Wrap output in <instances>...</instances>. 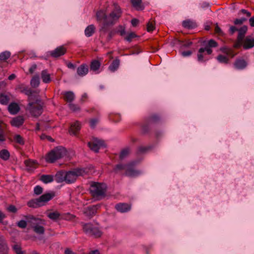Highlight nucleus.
<instances>
[{"instance_id": "obj_1", "label": "nucleus", "mask_w": 254, "mask_h": 254, "mask_svg": "<svg viewBox=\"0 0 254 254\" xmlns=\"http://www.w3.org/2000/svg\"><path fill=\"white\" fill-rule=\"evenodd\" d=\"M123 11L121 7L115 3L112 5L111 10L108 14H107L104 10H98L96 14V19L98 21H103L100 32L106 33L108 31V27L117 23L121 17Z\"/></svg>"}, {"instance_id": "obj_2", "label": "nucleus", "mask_w": 254, "mask_h": 254, "mask_svg": "<svg viewBox=\"0 0 254 254\" xmlns=\"http://www.w3.org/2000/svg\"><path fill=\"white\" fill-rule=\"evenodd\" d=\"M107 186L104 183L93 182L90 184V192L96 199H100L106 195Z\"/></svg>"}, {"instance_id": "obj_3", "label": "nucleus", "mask_w": 254, "mask_h": 254, "mask_svg": "<svg viewBox=\"0 0 254 254\" xmlns=\"http://www.w3.org/2000/svg\"><path fill=\"white\" fill-rule=\"evenodd\" d=\"M27 110H28L32 116L38 117L43 112V103L39 98V95L33 98L32 101H28Z\"/></svg>"}, {"instance_id": "obj_4", "label": "nucleus", "mask_w": 254, "mask_h": 254, "mask_svg": "<svg viewBox=\"0 0 254 254\" xmlns=\"http://www.w3.org/2000/svg\"><path fill=\"white\" fill-rule=\"evenodd\" d=\"M24 217L33 228L34 232L38 234L44 233L45 228L43 225L45 224V221L44 219L35 217L32 215H26Z\"/></svg>"}, {"instance_id": "obj_5", "label": "nucleus", "mask_w": 254, "mask_h": 254, "mask_svg": "<svg viewBox=\"0 0 254 254\" xmlns=\"http://www.w3.org/2000/svg\"><path fill=\"white\" fill-rule=\"evenodd\" d=\"M87 173L86 169L83 168H76L65 173L64 181L67 184L74 183L77 177L84 175Z\"/></svg>"}, {"instance_id": "obj_6", "label": "nucleus", "mask_w": 254, "mask_h": 254, "mask_svg": "<svg viewBox=\"0 0 254 254\" xmlns=\"http://www.w3.org/2000/svg\"><path fill=\"white\" fill-rule=\"evenodd\" d=\"M65 154V149L62 146H58L47 154L46 160L48 162L53 163L57 160L63 157Z\"/></svg>"}, {"instance_id": "obj_7", "label": "nucleus", "mask_w": 254, "mask_h": 254, "mask_svg": "<svg viewBox=\"0 0 254 254\" xmlns=\"http://www.w3.org/2000/svg\"><path fill=\"white\" fill-rule=\"evenodd\" d=\"M83 232L88 236L94 238H99L102 235V232L97 226L91 223H81Z\"/></svg>"}, {"instance_id": "obj_8", "label": "nucleus", "mask_w": 254, "mask_h": 254, "mask_svg": "<svg viewBox=\"0 0 254 254\" xmlns=\"http://www.w3.org/2000/svg\"><path fill=\"white\" fill-rule=\"evenodd\" d=\"M16 89L18 90L21 93H24L28 96V100L32 101L33 98L39 95V92L36 90H33L29 88L24 84H20L16 87Z\"/></svg>"}, {"instance_id": "obj_9", "label": "nucleus", "mask_w": 254, "mask_h": 254, "mask_svg": "<svg viewBox=\"0 0 254 254\" xmlns=\"http://www.w3.org/2000/svg\"><path fill=\"white\" fill-rule=\"evenodd\" d=\"M122 170H125L126 175L129 176H135L139 174L137 171L134 170L133 167L129 164L123 165L122 164H119L114 168V171L116 173Z\"/></svg>"}, {"instance_id": "obj_10", "label": "nucleus", "mask_w": 254, "mask_h": 254, "mask_svg": "<svg viewBox=\"0 0 254 254\" xmlns=\"http://www.w3.org/2000/svg\"><path fill=\"white\" fill-rule=\"evenodd\" d=\"M160 120V117L157 115H153L145 120L141 127L142 131L146 133L149 130V126L157 123Z\"/></svg>"}, {"instance_id": "obj_11", "label": "nucleus", "mask_w": 254, "mask_h": 254, "mask_svg": "<svg viewBox=\"0 0 254 254\" xmlns=\"http://www.w3.org/2000/svg\"><path fill=\"white\" fill-rule=\"evenodd\" d=\"M212 50L211 49L201 48L198 50L197 53V60L200 62H204L208 60L205 57L206 55H211Z\"/></svg>"}, {"instance_id": "obj_12", "label": "nucleus", "mask_w": 254, "mask_h": 254, "mask_svg": "<svg viewBox=\"0 0 254 254\" xmlns=\"http://www.w3.org/2000/svg\"><path fill=\"white\" fill-rule=\"evenodd\" d=\"M104 145V142L97 138H94L88 143V147L95 152H98L101 147Z\"/></svg>"}, {"instance_id": "obj_13", "label": "nucleus", "mask_w": 254, "mask_h": 254, "mask_svg": "<svg viewBox=\"0 0 254 254\" xmlns=\"http://www.w3.org/2000/svg\"><path fill=\"white\" fill-rule=\"evenodd\" d=\"M66 52V49L64 46H61L54 50L51 51L49 52V55L51 57L54 58H58L64 55Z\"/></svg>"}, {"instance_id": "obj_14", "label": "nucleus", "mask_w": 254, "mask_h": 254, "mask_svg": "<svg viewBox=\"0 0 254 254\" xmlns=\"http://www.w3.org/2000/svg\"><path fill=\"white\" fill-rule=\"evenodd\" d=\"M98 207L99 206L97 205L88 206L84 209L83 210V213L86 216L91 218L95 215Z\"/></svg>"}, {"instance_id": "obj_15", "label": "nucleus", "mask_w": 254, "mask_h": 254, "mask_svg": "<svg viewBox=\"0 0 254 254\" xmlns=\"http://www.w3.org/2000/svg\"><path fill=\"white\" fill-rule=\"evenodd\" d=\"M55 196V193H47L41 195L39 198L38 200L41 204V206H43L48 201L51 200Z\"/></svg>"}, {"instance_id": "obj_16", "label": "nucleus", "mask_w": 254, "mask_h": 254, "mask_svg": "<svg viewBox=\"0 0 254 254\" xmlns=\"http://www.w3.org/2000/svg\"><path fill=\"white\" fill-rule=\"evenodd\" d=\"M116 210L121 213H125L129 211L131 209V206L126 203H119L115 205Z\"/></svg>"}, {"instance_id": "obj_17", "label": "nucleus", "mask_w": 254, "mask_h": 254, "mask_svg": "<svg viewBox=\"0 0 254 254\" xmlns=\"http://www.w3.org/2000/svg\"><path fill=\"white\" fill-rule=\"evenodd\" d=\"M88 66L86 64H82L77 67V74L79 76L83 77L88 73Z\"/></svg>"}, {"instance_id": "obj_18", "label": "nucleus", "mask_w": 254, "mask_h": 254, "mask_svg": "<svg viewBox=\"0 0 254 254\" xmlns=\"http://www.w3.org/2000/svg\"><path fill=\"white\" fill-rule=\"evenodd\" d=\"M6 128V125L2 121L0 120V142H3L5 140V133Z\"/></svg>"}, {"instance_id": "obj_19", "label": "nucleus", "mask_w": 254, "mask_h": 254, "mask_svg": "<svg viewBox=\"0 0 254 254\" xmlns=\"http://www.w3.org/2000/svg\"><path fill=\"white\" fill-rule=\"evenodd\" d=\"M243 48L245 50L251 49L254 47V38L250 39L246 37L243 40Z\"/></svg>"}, {"instance_id": "obj_20", "label": "nucleus", "mask_w": 254, "mask_h": 254, "mask_svg": "<svg viewBox=\"0 0 254 254\" xmlns=\"http://www.w3.org/2000/svg\"><path fill=\"white\" fill-rule=\"evenodd\" d=\"M24 121V118L22 116H17L12 119L10 124L13 127H19L23 125Z\"/></svg>"}, {"instance_id": "obj_21", "label": "nucleus", "mask_w": 254, "mask_h": 254, "mask_svg": "<svg viewBox=\"0 0 254 254\" xmlns=\"http://www.w3.org/2000/svg\"><path fill=\"white\" fill-rule=\"evenodd\" d=\"M81 125L78 121H76L70 126L69 132L71 134L76 135L80 129Z\"/></svg>"}, {"instance_id": "obj_22", "label": "nucleus", "mask_w": 254, "mask_h": 254, "mask_svg": "<svg viewBox=\"0 0 254 254\" xmlns=\"http://www.w3.org/2000/svg\"><path fill=\"white\" fill-rule=\"evenodd\" d=\"M63 98L66 102L70 103L75 99V95L72 91H66L63 94Z\"/></svg>"}, {"instance_id": "obj_23", "label": "nucleus", "mask_w": 254, "mask_h": 254, "mask_svg": "<svg viewBox=\"0 0 254 254\" xmlns=\"http://www.w3.org/2000/svg\"><path fill=\"white\" fill-rule=\"evenodd\" d=\"M247 65V63L244 59H237L234 63V66L238 69H243Z\"/></svg>"}, {"instance_id": "obj_24", "label": "nucleus", "mask_w": 254, "mask_h": 254, "mask_svg": "<svg viewBox=\"0 0 254 254\" xmlns=\"http://www.w3.org/2000/svg\"><path fill=\"white\" fill-rule=\"evenodd\" d=\"M8 110L10 114L14 115L19 112L20 108L17 103L13 102L9 105Z\"/></svg>"}, {"instance_id": "obj_25", "label": "nucleus", "mask_w": 254, "mask_h": 254, "mask_svg": "<svg viewBox=\"0 0 254 254\" xmlns=\"http://www.w3.org/2000/svg\"><path fill=\"white\" fill-rule=\"evenodd\" d=\"M95 29L96 28L93 24L88 25L85 29V35L87 37H90L92 36L95 32Z\"/></svg>"}, {"instance_id": "obj_26", "label": "nucleus", "mask_w": 254, "mask_h": 254, "mask_svg": "<svg viewBox=\"0 0 254 254\" xmlns=\"http://www.w3.org/2000/svg\"><path fill=\"white\" fill-rule=\"evenodd\" d=\"M41 78L43 82L48 83L51 81L50 74L47 70H43L41 72Z\"/></svg>"}, {"instance_id": "obj_27", "label": "nucleus", "mask_w": 254, "mask_h": 254, "mask_svg": "<svg viewBox=\"0 0 254 254\" xmlns=\"http://www.w3.org/2000/svg\"><path fill=\"white\" fill-rule=\"evenodd\" d=\"M248 30V27L246 25H244L241 27L238 30V35L237 38L244 40L245 34Z\"/></svg>"}, {"instance_id": "obj_28", "label": "nucleus", "mask_w": 254, "mask_h": 254, "mask_svg": "<svg viewBox=\"0 0 254 254\" xmlns=\"http://www.w3.org/2000/svg\"><path fill=\"white\" fill-rule=\"evenodd\" d=\"M120 63V60L118 59H116L112 62L111 64L109 66V69L112 72L115 71L119 68Z\"/></svg>"}, {"instance_id": "obj_29", "label": "nucleus", "mask_w": 254, "mask_h": 254, "mask_svg": "<svg viewBox=\"0 0 254 254\" xmlns=\"http://www.w3.org/2000/svg\"><path fill=\"white\" fill-rule=\"evenodd\" d=\"M100 66V62L98 60H94L92 61L90 63V70L93 71H96L99 69Z\"/></svg>"}, {"instance_id": "obj_30", "label": "nucleus", "mask_w": 254, "mask_h": 254, "mask_svg": "<svg viewBox=\"0 0 254 254\" xmlns=\"http://www.w3.org/2000/svg\"><path fill=\"white\" fill-rule=\"evenodd\" d=\"M27 205L29 207L31 208H37L42 206L39 200H38V198L29 200L27 202Z\"/></svg>"}, {"instance_id": "obj_31", "label": "nucleus", "mask_w": 254, "mask_h": 254, "mask_svg": "<svg viewBox=\"0 0 254 254\" xmlns=\"http://www.w3.org/2000/svg\"><path fill=\"white\" fill-rule=\"evenodd\" d=\"M183 26L186 28L193 29L197 26L195 22L190 20H185L183 22Z\"/></svg>"}, {"instance_id": "obj_32", "label": "nucleus", "mask_w": 254, "mask_h": 254, "mask_svg": "<svg viewBox=\"0 0 254 254\" xmlns=\"http://www.w3.org/2000/svg\"><path fill=\"white\" fill-rule=\"evenodd\" d=\"M47 216L50 219L55 221H57V220L60 219L61 214L58 211H55L48 213L47 214Z\"/></svg>"}, {"instance_id": "obj_33", "label": "nucleus", "mask_w": 254, "mask_h": 254, "mask_svg": "<svg viewBox=\"0 0 254 254\" xmlns=\"http://www.w3.org/2000/svg\"><path fill=\"white\" fill-rule=\"evenodd\" d=\"M7 245L4 241L0 242V254H9Z\"/></svg>"}, {"instance_id": "obj_34", "label": "nucleus", "mask_w": 254, "mask_h": 254, "mask_svg": "<svg viewBox=\"0 0 254 254\" xmlns=\"http://www.w3.org/2000/svg\"><path fill=\"white\" fill-rule=\"evenodd\" d=\"M10 157V153L7 149H2L0 151V158L4 161H7Z\"/></svg>"}, {"instance_id": "obj_35", "label": "nucleus", "mask_w": 254, "mask_h": 254, "mask_svg": "<svg viewBox=\"0 0 254 254\" xmlns=\"http://www.w3.org/2000/svg\"><path fill=\"white\" fill-rule=\"evenodd\" d=\"M132 6L135 8L136 9L142 10L143 7L141 5L142 0H130Z\"/></svg>"}, {"instance_id": "obj_36", "label": "nucleus", "mask_w": 254, "mask_h": 254, "mask_svg": "<svg viewBox=\"0 0 254 254\" xmlns=\"http://www.w3.org/2000/svg\"><path fill=\"white\" fill-rule=\"evenodd\" d=\"M40 84V79L38 75L34 76L31 80L30 85L33 88L37 87Z\"/></svg>"}, {"instance_id": "obj_37", "label": "nucleus", "mask_w": 254, "mask_h": 254, "mask_svg": "<svg viewBox=\"0 0 254 254\" xmlns=\"http://www.w3.org/2000/svg\"><path fill=\"white\" fill-rule=\"evenodd\" d=\"M43 183L45 184L49 183L53 181V177L49 175H43L40 179Z\"/></svg>"}, {"instance_id": "obj_38", "label": "nucleus", "mask_w": 254, "mask_h": 254, "mask_svg": "<svg viewBox=\"0 0 254 254\" xmlns=\"http://www.w3.org/2000/svg\"><path fill=\"white\" fill-rule=\"evenodd\" d=\"M24 164L29 169L32 170L36 168L37 163L31 160H26L24 161Z\"/></svg>"}, {"instance_id": "obj_39", "label": "nucleus", "mask_w": 254, "mask_h": 254, "mask_svg": "<svg viewBox=\"0 0 254 254\" xmlns=\"http://www.w3.org/2000/svg\"><path fill=\"white\" fill-rule=\"evenodd\" d=\"M221 50L223 53L226 54L227 56L231 58H233L235 56L234 52L231 49L223 48L221 49Z\"/></svg>"}, {"instance_id": "obj_40", "label": "nucleus", "mask_w": 254, "mask_h": 254, "mask_svg": "<svg viewBox=\"0 0 254 254\" xmlns=\"http://www.w3.org/2000/svg\"><path fill=\"white\" fill-rule=\"evenodd\" d=\"M65 173L63 172H59L56 175V180L58 183H61L64 181Z\"/></svg>"}, {"instance_id": "obj_41", "label": "nucleus", "mask_w": 254, "mask_h": 254, "mask_svg": "<svg viewBox=\"0 0 254 254\" xmlns=\"http://www.w3.org/2000/svg\"><path fill=\"white\" fill-rule=\"evenodd\" d=\"M10 56V53L8 51H5L0 54V61L5 62Z\"/></svg>"}, {"instance_id": "obj_42", "label": "nucleus", "mask_w": 254, "mask_h": 254, "mask_svg": "<svg viewBox=\"0 0 254 254\" xmlns=\"http://www.w3.org/2000/svg\"><path fill=\"white\" fill-rule=\"evenodd\" d=\"M109 119L115 123H118L120 121L121 118L120 114H111L109 115Z\"/></svg>"}, {"instance_id": "obj_43", "label": "nucleus", "mask_w": 254, "mask_h": 254, "mask_svg": "<svg viewBox=\"0 0 254 254\" xmlns=\"http://www.w3.org/2000/svg\"><path fill=\"white\" fill-rule=\"evenodd\" d=\"M150 149V146H140L137 148L136 153L138 155L143 154Z\"/></svg>"}, {"instance_id": "obj_44", "label": "nucleus", "mask_w": 254, "mask_h": 254, "mask_svg": "<svg viewBox=\"0 0 254 254\" xmlns=\"http://www.w3.org/2000/svg\"><path fill=\"white\" fill-rule=\"evenodd\" d=\"M9 97L4 94H0V103L2 105H7L9 101Z\"/></svg>"}, {"instance_id": "obj_45", "label": "nucleus", "mask_w": 254, "mask_h": 254, "mask_svg": "<svg viewBox=\"0 0 254 254\" xmlns=\"http://www.w3.org/2000/svg\"><path fill=\"white\" fill-rule=\"evenodd\" d=\"M218 61L222 64H227L229 62V59L225 56L219 55L217 57Z\"/></svg>"}, {"instance_id": "obj_46", "label": "nucleus", "mask_w": 254, "mask_h": 254, "mask_svg": "<svg viewBox=\"0 0 254 254\" xmlns=\"http://www.w3.org/2000/svg\"><path fill=\"white\" fill-rule=\"evenodd\" d=\"M13 139L16 143L20 145H23L24 144L23 138L19 134L14 135Z\"/></svg>"}, {"instance_id": "obj_47", "label": "nucleus", "mask_w": 254, "mask_h": 254, "mask_svg": "<svg viewBox=\"0 0 254 254\" xmlns=\"http://www.w3.org/2000/svg\"><path fill=\"white\" fill-rule=\"evenodd\" d=\"M217 46L218 44L215 40L210 39L208 41L207 45L204 48L211 49V48H215Z\"/></svg>"}, {"instance_id": "obj_48", "label": "nucleus", "mask_w": 254, "mask_h": 254, "mask_svg": "<svg viewBox=\"0 0 254 254\" xmlns=\"http://www.w3.org/2000/svg\"><path fill=\"white\" fill-rule=\"evenodd\" d=\"M155 28V21L153 20L149 21L147 24V31L148 32H152Z\"/></svg>"}, {"instance_id": "obj_49", "label": "nucleus", "mask_w": 254, "mask_h": 254, "mask_svg": "<svg viewBox=\"0 0 254 254\" xmlns=\"http://www.w3.org/2000/svg\"><path fill=\"white\" fill-rule=\"evenodd\" d=\"M129 153V149L128 148L123 149L120 154V159L121 160L123 159L126 157Z\"/></svg>"}, {"instance_id": "obj_50", "label": "nucleus", "mask_w": 254, "mask_h": 254, "mask_svg": "<svg viewBox=\"0 0 254 254\" xmlns=\"http://www.w3.org/2000/svg\"><path fill=\"white\" fill-rule=\"evenodd\" d=\"M68 107L70 110L73 112H77L80 110V108L77 104L70 103H69Z\"/></svg>"}, {"instance_id": "obj_51", "label": "nucleus", "mask_w": 254, "mask_h": 254, "mask_svg": "<svg viewBox=\"0 0 254 254\" xmlns=\"http://www.w3.org/2000/svg\"><path fill=\"white\" fill-rule=\"evenodd\" d=\"M27 221L21 220L17 223V226L20 228L24 229L27 227Z\"/></svg>"}, {"instance_id": "obj_52", "label": "nucleus", "mask_w": 254, "mask_h": 254, "mask_svg": "<svg viewBox=\"0 0 254 254\" xmlns=\"http://www.w3.org/2000/svg\"><path fill=\"white\" fill-rule=\"evenodd\" d=\"M136 36H137L135 33L130 32L127 35V36L125 38V39L127 41L130 42L132 39L135 38Z\"/></svg>"}, {"instance_id": "obj_53", "label": "nucleus", "mask_w": 254, "mask_h": 254, "mask_svg": "<svg viewBox=\"0 0 254 254\" xmlns=\"http://www.w3.org/2000/svg\"><path fill=\"white\" fill-rule=\"evenodd\" d=\"M43 188L40 186H36L34 189V193L36 195H40L43 192Z\"/></svg>"}, {"instance_id": "obj_54", "label": "nucleus", "mask_w": 254, "mask_h": 254, "mask_svg": "<svg viewBox=\"0 0 254 254\" xmlns=\"http://www.w3.org/2000/svg\"><path fill=\"white\" fill-rule=\"evenodd\" d=\"M13 249L16 254H23L21 250V248L18 245H14L13 246Z\"/></svg>"}, {"instance_id": "obj_55", "label": "nucleus", "mask_w": 254, "mask_h": 254, "mask_svg": "<svg viewBox=\"0 0 254 254\" xmlns=\"http://www.w3.org/2000/svg\"><path fill=\"white\" fill-rule=\"evenodd\" d=\"M243 44V40H240L238 38L237 39L236 42L234 44V47L236 49L239 48Z\"/></svg>"}, {"instance_id": "obj_56", "label": "nucleus", "mask_w": 254, "mask_h": 254, "mask_svg": "<svg viewBox=\"0 0 254 254\" xmlns=\"http://www.w3.org/2000/svg\"><path fill=\"white\" fill-rule=\"evenodd\" d=\"M116 31V33H119L120 35L122 36L125 35L126 34L125 28L122 25H120L119 26V29Z\"/></svg>"}, {"instance_id": "obj_57", "label": "nucleus", "mask_w": 254, "mask_h": 254, "mask_svg": "<svg viewBox=\"0 0 254 254\" xmlns=\"http://www.w3.org/2000/svg\"><path fill=\"white\" fill-rule=\"evenodd\" d=\"M246 20V19L245 18H242L241 19H236L234 23L235 25H241Z\"/></svg>"}, {"instance_id": "obj_58", "label": "nucleus", "mask_w": 254, "mask_h": 254, "mask_svg": "<svg viewBox=\"0 0 254 254\" xmlns=\"http://www.w3.org/2000/svg\"><path fill=\"white\" fill-rule=\"evenodd\" d=\"M98 122V120L96 119H92L90 121V126L92 128L95 127L97 124Z\"/></svg>"}, {"instance_id": "obj_59", "label": "nucleus", "mask_w": 254, "mask_h": 254, "mask_svg": "<svg viewBox=\"0 0 254 254\" xmlns=\"http://www.w3.org/2000/svg\"><path fill=\"white\" fill-rule=\"evenodd\" d=\"M178 42L179 44H182L185 47H189L192 44V42H190V41H187V42H184V41H183L181 40H178Z\"/></svg>"}, {"instance_id": "obj_60", "label": "nucleus", "mask_w": 254, "mask_h": 254, "mask_svg": "<svg viewBox=\"0 0 254 254\" xmlns=\"http://www.w3.org/2000/svg\"><path fill=\"white\" fill-rule=\"evenodd\" d=\"M75 218V215L67 213L65 215L64 219L66 220H73Z\"/></svg>"}, {"instance_id": "obj_61", "label": "nucleus", "mask_w": 254, "mask_h": 254, "mask_svg": "<svg viewBox=\"0 0 254 254\" xmlns=\"http://www.w3.org/2000/svg\"><path fill=\"white\" fill-rule=\"evenodd\" d=\"M7 210L9 212H11L12 213H16L17 211V209L16 208V207L14 205H9L8 206V207L7 208Z\"/></svg>"}, {"instance_id": "obj_62", "label": "nucleus", "mask_w": 254, "mask_h": 254, "mask_svg": "<svg viewBox=\"0 0 254 254\" xmlns=\"http://www.w3.org/2000/svg\"><path fill=\"white\" fill-rule=\"evenodd\" d=\"M239 29L237 28L234 26H231L229 29V32L232 35L235 32L238 31Z\"/></svg>"}, {"instance_id": "obj_63", "label": "nucleus", "mask_w": 254, "mask_h": 254, "mask_svg": "<svg viewBox=\"0 0 254 254\" xmlns=\"http://www.w3.org/2000/svg\"><path fill=\"white\" fill-rule=\"evenodd\" d=\"M131 23L133 27H135L138 24L139 20L137 19L133 18L131 20Z\"/></svg>"}, {"instance_id": "obj_64", "label": "nucleus", "mask_w": 254, "mask_h": 254, "mask_svg": "<svg viewBox=\"0 0 254 254\" xmlns=\"http://www.w3.org/2000/svg\"><path fill=\"white\" fill-rule=\"evenodd\" d=\"M37 68V65L36 64H33L29 69V71L30 73H33Z\"/></svg>"}]
</instances>
